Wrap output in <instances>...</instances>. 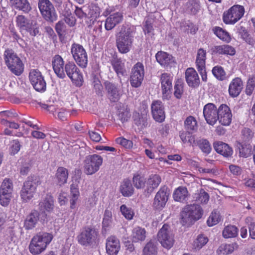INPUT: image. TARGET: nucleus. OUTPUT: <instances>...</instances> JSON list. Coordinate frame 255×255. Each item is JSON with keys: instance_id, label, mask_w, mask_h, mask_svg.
<instances>
[{"instance_id": "nucleus-1", "label": "nucleus", "mask_w": 255, "mask_h": 255, "mask_svg": "<svg viewBox=\"0 0 255 255\" xmlns=\"http://www.w3.org/2000/svg\"><path fill=\"white\" fill-rule=\"evenodd\" d=\"M64 62L59 55H55L52 60V66L55 73L60 78H64L66 74L76 86L80 87L83 83L82 73L76 65L72 62L66 63L64 68Z\"/></svg>"}, {"instance_id": "nucleus-2", "label": "nucleus", "mask_w": 255, "mask_h": 255, "mask_svg": "<svg viewBox=\"0 0 255 255\" xmlns=\"http://www.w3.org/2000/svg\"><path fill=\"white\" fill-rule=\"evenodd\" d=\"M53 239L51 234L43 232L34 236L30 242L29 250L33 255H38L43 253Z\"/></svg>"}, {"instance_id": "nucleus-3", "label": "nucleus", "mask_w": 255, "mask_h": 255, "mask_svg": "<svg viewBox=\"0 0 255 255\" xmlns=\"http://www.w3.org/2000/svg\"><path fill=\"white\" fill-rule=\"evenodd\" d=\"M133 35L130 28L123 25L116 35V44L118 50L121 53H127L131 48Z\"/></svg>"}, {"instance_id": "nucleus-4", "label": "nucleus", "mask_w": 255, "mask_h": 255, "mask_svg": "<svg viewBox=\"0 0 255 255\" xmlns=\"http://www.w3.org/2000/svg\"><path fill=\"white\" fill-rule=\"evenodd\" d=\"M4 59L6 66L13 74L19 76L22 73L24 65L13 50L6 49L4 53Z\"/></svg>"}, {"instance_id": "nucleus-5", "label": "nucleus", "mask_w": 255, "mask_h": 255, "mask_svg": "<svg viewBox=\"0 0 255 255\" xmlns=\"http://www.w3.org/2000/svg\"><path fill=\"white\" fill-rule=\"evenodd\" d=\"M202 214L203 210L199 205H188L181 212V222L183 225L191 224L200 219Z\"/></svg>"}, {"instance_id": "nucleus-6", "label": "nucleus", "mask_w": 255, "mask_h": 255, "mask_svg": "<svg viewBox=\"0 0 255 255\" xmlns=\"http://www.w3.org/2000/svg\"><path fill=\"white\" fill-rule=\"evenodd\" d=\"M245 12V8L243 5L235 4L224 12L223 21L226 24H234L243 17Z\"/></svg>"}, {"instance_id": "nucleus-7", "label": "nucleus", "mask_w": 255, "mask_h": 255, "mask_svg": "<svg viewBox=\"0 0 255 255\" xmlns=\"http://www.w3.org/2000/svg\"><path fill=\"white\" fill-rule=\"evenodd\" d=\"M103 162V157L98 154L89 155L84 161V172L87 175H92L97 172Z\"/></svg>"}, {"instance_id": "nucleus-8", "label": "nucleus", "mask_w": 255, "mask_h": 255, "mask_svg": "<svg viewBox=\"0 0 255 255\" xmlns=\"http://www.w3.org/2000/svg\"><path fill=\"white\" fill-rule=\"evenodd\" d=\"M157 240L161 246L169 250L174 243V237L170 226L167 224L163 225L157 234Z\"/></svg>"}, {"instance_id": "nucleus-9", "label": "nucleus", "mask_w": 255, "mask_h": 255, "mask_svg": "<svg viewBox=\"0 0 255 255\" xmlns=\"http://www.w3.org/2000/svg\"><path fill=\"white\" fill-rule=\"evenodd\" d=\"M38 8L46 21L53 22L57 20V14L55 8L49 0H39Z\"/></svg>"}, {"instance_id": "nucleus-10", "label": "nucleus", "mask_w": 255, "mask_h": 255, "mask_svg": "<svg viewBox=\"0 0 255 255\" xmlns=\"http://www.w3.org/2000/svg\"><path fill=\"white\" fill-rule=\"evenodd\" d=\"M71 53L77 64L81 68H86L88 63V56L85 49L79 44L71 45Z\"/></svg>"}, {"instance_id": "nucleus-11", "label": "nucleus", "mask_w": 255, "mask_h": 255, "mask_svg": "<svg viewBox=\"0 0 255 255\" xmlns=\"http://www.w3.org/2000/svg\"><path fill=\"white\" fill-rule=\"evenodd\" d=\"M29 79L36 91L44 92L46 90V82L41 72L38 70L31 69L29 73Z\"/></svg>"}, {"instance_id": "nucleus-12", "label": "nucleus", "mask_w": 255, "mask_h": 255, "mask_svg": "<svg viewBox=\"0 0 255 255\" xmlns=\"http://www.w3.org/2000/svg\"><path fill=\"white\" fill-rule=\"evenodd\" d=\"M16 22L21 31H27L32 36H35L39 32L36 23L30 21L23 15H18L16 18Z\"/></svg>"}, {"instance_id": "nucleus-13", "label": "nucleus", "mask_w": 255, "mask_h": 255, "mask_svg": "<svg viewBox=\"0 0 255 255\" xmlns=\"http://www.w3.org/2000/svg\"><path fill=\"white\" fill-rule=\"evenodd\" d=\"M107 12L109 16L106 19L105 27L106 30H110L122 21L123 15L120 11H116L113 6L107 8Z\"/></svg>"}, {"instance_id": "nucleus-14", "label": "nucleus", "mask_w": 255, "mask_h": 255, "mask_svg": "<svg viewBox=\"0 0 255 255\" xmlns=\"http://www.w3.org/2000/svg\"><path fill=\"white\" fill-rule=\"evenodd\" d=\"M144 76V69L142 63L137 62L131 69L130 83L133 87H138L142 83Z\"/></svg>"}, {"instance_id": "nucleus-15", "label": "nucleus", "mask_w": 255, "mask_h": 255, "mask_svg": "<svg viewBox=\"0 0 255 255\" xmlns=\"http://www.w3.org/2000/svg\"><path fill=\"white\" fill-rule=\"evenodd\" d=\"M98 234L95 229L85 228L78 236V242L83 246L90 245L96 242Z\"/></svg>"}, {"instance_id": "nucleus-16", "label": "nucleus", "mask_w": 255, "mask_h": 255, "mask_svg": "<svg viewBox=\"0 0 255 255\" xmlns=\"http://www.w3.org/2000/svg\"><path fill=\"white\" fill-rule=\"evenodd\" d=\"M173 77L170 74L163 73L160 77V83L163 100H168L171 96Z\"/></svg>"}, {"instance_id": "nucleus-17", "label": "nucleus", "mask_w": 255, "mask_h": 255, "mask_svg": "<svg viewBox=\"0 0 255 255\" xmlns=\"http://www.w3.org/2000/svg\"><path fill=\"white\" fill-rule=\"evenodd\" d=\"M219 108L213 103H208L203 108V115L207 123L212 126L218 121Z\"/></svg>"}, {"instance_id": "nucleus-18", "label": "nucleus", "mask_w": 255, "mask_h": 255, "mask_svg": "<svg viewBox=\"0 0 255 255\" xmlns=\"http://www.w3.org/2000/svg\"><path fill=\"white\" fill-rule=\"evenodd\" d=\"M36 191L35 183L30 180L26 181L20 191V197L22 202L26 203L34 197Z\"/></svg>"}, {"instance_id": "nucleus-19", "label": "nucleus", "mask_w": 255, "mask_h": 255, "mask_svg": "<svg viewBox=\"0 0 255 255\" xmlns=\"http://www.w3.org/2000/svg\"><path fill=\"white\" fill-rule=\"evenodd\" d=\"M169 193L165 187L161 188L156 193L153 203V207L157 210H162L168 200Z\"/></svg>"}, {"instance_id": "nucleus-20", "label": "nucleus", "mask_w": 255, "mask_h": 255, "mask_svg": "<svg viewBox=\"0 0 255 255\" xmlns=\"http://www.w3.org/2000/svg\"><path fill=\"white\" fill-rule=\"evenodd\" d=\"M218 120L223 126H229L232 120V114L229 107L222 104L219 107Z\"/></svg>"}, {"instance_id": "nucleus-21", "label": "nucleus", "mask_w": 255, "mask_h": 255, "mask_svg": "<svg viewBox=\"0 0 255 255\" xmlns=\"http://www.w3.org/2000/svg\"><path fill=\"white\" fill-rule=\"evenodd\" d=\"M151 113L153 119L158 122H162L165 119V113L162 102L160 101H154L151 104Z\"/></svg>"}, {"instance_id": "nucleus-22", "label": "nucleus", "mask_w": 255, "mask_h": 255, "mask_svg": "<svg viewBox=\"0 0 255 255\" xmlns=\"http://www.w3.org/2000/svg\"><path fill=\"white\" fill-rule=\"evenodd\" d=\"M106 252L108 255H117L121 249L120 242L115 236H111L106 241Z\"/></svg>"}, {"instance_id": "nucleus-23", "label": "nucleus", "mask_w": 255, "mask_h": 255, "mask_svg": "<svg viewBox=\"0 0 255 255\" xmlns=\"http://www.w3.org/2000/svg\"><path fill=\"white\" fill-rule=\"evenodd\" d=\"M243 82L240 78L233 79L229 86V93L232 97H236L241 92L243 88Z\"/></svg>"}, {"instance_id": "nucleus-24", "label": "nucleus", "mask_w": 255, "mask_h": 255, "mask_svg": "<svg viewBox=\"0 0 255 255\" xmlns=\"http://www.w3.org/2000/svg\"><path fill=\"white\" fill-rule=\"evenodd\" d=\"M105 87L110 100L112 102H118L122 94L117 86L114 84L107 82L105 83Z\"/></svg>"}, {"instance_id": "nucleus-25", "label": "nucleus", "mask_w": 255, "mask_h": 255, "mask_svg": "<svg viewBox=\"0 0 255 255\" xmlns=\"http://www.w3.org/2000/svg\"><path fill=\"white\" fill-rule=\"evenodd\" d=\"M39 219V214L36 210L32 211L26 218L24 221V227L26 230L34 228Z\"/></svg>"}, {"instance_id": "nucleus-26", "label": "nucleus", "mask_w": 255, "mask_h": 255, "mask_svg": "<svg viewBox=\"0 0 255 255\" xmlns=\"http://www.w3.org/2000/svg\"><path fill=\"white\" fill-rule=\"evenodd\" d=\"M186 80L190 87H196L199 83V79L197 73L192 68H188L185 72Z\"/></svg>"}, {"instance_id": "nucleus-27", "label": "nucleus", "mask_w": 255, "mask_h": 255, "mask_svg": "<svg viewBox=\"0 0 255 255\" xmlns=\"http://www.w3.org/2000/svg\"><path fill=\"white\" fill-rule=\"evenodd\" d=\"M146 232L144 228L136 226L132 230L130 239L133 243L142 242L146 238Z\"/></svg>"}, {"instance_id": "nucleus-28", "label": "nucleus", "mask_w": 255, "mask_h": 255, "mask_svg": "<svg viewBox=\"0 0 255 255\" xmlns=\"http://www.w3.org/2000/svg\"><path fill=\"white\" fill-rule=\"evenodd\" d=\"M215 150L219 153L225 157L232 155L233 150L229 145L222 141H217L214 143Z\"/></svg>"}, {"instance_id": "nucleus-29", "label": "nucleus", "mask_w": 255, "mask_h": 255, "mask_svg": "<svg viewBox=\"0 0 255 255\" xmlns=\"http://www.w3.org/2000/svg\"><path fill=\"white\" fill-rule=\"evenodd\" d=\"M189 195L187 189L185 187L179 186L174 190L173 198L176 201L183 203L188 200Z\"/></svg>"}, {"instance_id": "nucleus-30", "label": "nucleus", "mask_w": 255, "mask_h": 255, "mask_svg": "<svg viewBox=\"0 0 255 255\" xmlns=\"http://www.w3.org/2000/svg\"><path fill=\"white\" fill-rule=\"evenodd\" d=\"M54 207V199L53 197L50 195H47L43 200L39 203L40 209L44 213H51Z\"/></svg>"}, {"instance_id": "nucleus-31", "label": "nucleus", "mask_w": 255, "mask_h": 255, "mask_svg": "<svg viewBox=\"0 0 255 255\" xmlns=\"http://www.w3.org/2000/svg\"><path fill=\"white\" fill-rule=\"evenodd\" d=\"M9 1L13 8L24 13H28L31 9L27 0H9Z\"/></svg>"}, {"instance_id": "nucleus-32", "label": "nucleus", "mask_w": 255, "mask_h": 255, "mask_svg": "<svg viewBox=\"0 0 255 255\" xmlns=\"http://www.w3.org/2000/svg\"><path fill=\"white\" fill-rule=\"evenodd\" d=\"M161 181L160 176L158 174L150 175L146 180V190L147 193H151L157 188Z\"/></svg>"}, {"instance_id": "nucleus-33", "label": "nucleus", "mask_w": 255, "mask_h": 255, "mask_svg": "<svg viewBox=\"0 0 255 255\" xmlns=\"http://www.w3.org/2000/svg\"><path fill=\"white\" fill-rule=\"evenodd\" d=\"M113 216L112 211L106 209L104 214L102 221V233L106 234L112 228Z\"/></svg>"}, {"instance_id": "nucleus-34", "label": "nucleus", "mask_w": 255, "mask_h": 255, "mask_svg": "<svg viewBox=\"0 0 255 255\" xmlns=\"http://www.w3.org/2000/svg\"><path fill=\"white\" fill-rule=\"evenodd\" d=\"M157 61L162 66L166 67L174 62L172 56L163 51L158 52L155 55Z\"/></svg>"}, {"instance_id": "nucleus-35", "label": "nucleus", "mask_w": 255, "mask_h": 255, "mask_svg": "<svg viewBox=\"0 0 255 255\" xmlns=\"http://www.w3.org/2000/svg\"><path fill=\"white\" fill-rule=\"evenodd\" d=\"M69 173L68 170L63 167H59L55 174L56 181L58 185L62 186L67 183Z\"/></svg>"}, {"instance_id": "nucleus-36", "label": "nucleus", "mask_w": 255, "mask_h": 255, "mask_svg": "<svg viewBox=\"0 0 255 255\" xmlns=\"http://www.w3.org/2000/svg\"><path fill=\"white\" fill-rule=\"evenodd\" d=\"M80 197V192L77 183H72L70 186V208L73 209Z\"/></svg>"}, {"instance_id": "nucleus-37", "label": "nucleus", "mask_w": 255, "mask_h": 255, "mask_svg": "<svg viewBox=\"0 0 255 255\" xmlns=\"http://www.w3.org/2000/svg\"><path fill=\"white\" fill-rule=\"evenodd\" d=\"M239 247L237 243L222 244L218 249L217 253L218 255H228L232 254Z\"/></svg>"}, {"instance_id": "nucleus-38", "label": "nucleus", "mask_w": 255, "mask_h": 255, "mask_svg": "<svg viewBox=\"0 0 255 255\" xmlns=\"http://www.w3.org/2000/svg\"><path fill=\"white\" fill-rule=\"evenodd\" d=\"M119 190L122 195L125 197L131 196L134 192V188L128 179H125L121 183Z\"/></svg>"}, {"instance_id": "nucleus-39", "label": "nucleus", "mask_w": 255, "mask_h": 255, "mask_svg": "<svg viewBox=\"0 0 255 255\" xmlns=\"http://www.w3.org/2000/svg\"><path fill=\"white\" fill-rule=\"evenodd\" d=\"M208 238L204 235H199L192 244V249L194 252L200 250L208 242Z\"/></svg>"}, {"instance_id": "nucleus-40", "label": "nucleus", "mask_w": 255, "mask_h": 255, "mask_svg": "<svg viewBox=\"0 0 255 255\" xmlns=\"http://www.w3.org/2000/svg\"><path fill=\"white\" fill-rule=\"evenodd\" d=\"M112 66L117 75L120 77L126 74L125 63L121 59H114L112 62Z\"/></svg>"}, {"instance_id": "nucleus-41", "label": "nucleus", "mask_w": 255, "mask_h": 255, "mask_svg": "<svg viewBox=\"0 0 255 255\" xmlns=\"http://www.w3.org/2000/svg\"><path fill=\"white\" fill-rule=\"evenodd\" d=\"M206 55V51L203 48L198 50L195 62L197 68L205 67Z\"/></svg>"}, {"instance_id": "nucleus-42", "label": "nucleus", "mask_w": 255, "mask_h": 255, "mask_svg": "<svg viewBox=\"0 0 255 255\" xmlns=\"http://www.w3.org/2000/svg\"><path fill=\"white\" fill-rule=\"evenodd\" d=\"M215 49L216 52L219 54L233 56L236 53L235 49L233 46L227 44L217 46Z\"/></svg>"}, {"instance_id": "nucleus-43", "label": "nucleus", "mask_w": 255, "mask_h": 255, "mask_svg": "<svg viewBox=\"0 0 255 255\" xmlns=\"http://www.w3.org/2000/svg\"><path fill=\"white\" fill-rule=\"evenodd\" d=\"M238 234V228L233 225L225 227L222 231L223 237L225 239L235 238Z\"/></svg>"}, {"instance_id": "nucleus-44", "label": "nucleus", "mask_w": 255, "mask_h": 255, "mask_svg": "<svg viewBox=\"0 0 255 255\" xmlns=\"http://www.w3.org/2000/svg\"><path fill=\"white\" fill-rule=\"evenodd\" d=\"M185 6L186 12L192 14H196L200 8L199 2L197 0H189L186 3Z\"/></svg>"}, {"instance_id": "nucleus-45", "label": "nucleus", "mask_w": 255, "mask_h": 255, "mask_svg": "<svg viewBox=\"0 0 255 255\" xmlns=\"http://www.w3.org/2000/svg\"><path fill=\"white\" fill-rule=\"evenodd\" d=\"M237 146L239 149L240 156L248 157L251 155L252 146L250 143L246 142L239 143Z\"/></svg>"}, {"instance_id": "nucleus-46", "label": "nucleus", "mask_w": 255, "mask_h": 255, "mask_svg": "<svg viewBox=\"0 0 255 255\" xmlns=\"http://www.w3.org/2000/svg\"><path fill=\"white\" fill-rule=\"evenodd\" d=\"M215 34L220 39L227 42L231 41V38L228 32L220 27H215L213 29Z\"/></svg>"}, {"instance_id": "nucleus-47", "label": "nucleus", "mask_w": 255, "mask_h": 255, "mask_svg": "<svg viewBox=\"0 0 255 255\" xmlns=\"http://www.w3.org/2000/svg\"><path fill=\"white\" fill-rule=\"evenodd\" d=\"M13 183L12 181L8 178H5L0 187V193L12 194Z\"/></svg>"}, {"instance_id": "nucleus-48", "label": "nucleus", "mask_w": 255, "mask_h": 255, "mask_svg": "<svg viewBox=\"0 0 255 255\" xmlns=\"http://www.w3.org/2000/svg\"><path fill=\"white\" fill-rule=\"evenodd\" d=\"M185 128L188 132H192L197 129V123L195 118L189 116L186 119L185 122Z\"/></svg>"}, {"instance_id": "nucleus-49", "label": "nucleus", "mask_w": 255, "mask_h": 255, "mask_svg": "<svg viewBox=\"0 0 255 255\" xmlns=\"http://www.w3.org/2000/svg\"><path fill=\"white\" fill-rule=\"evenodd\" d=\"M221 220V217L219 212L214 210L212 212L208 218L207 223L209 227H212L219 223Z\"/></svg>"}, {"instance_id": "nucleus-50", "label": "nucleus", "mask_w": 255, "mask_h": 255, "mask_svg": "<svg viewBox=\"0 0 255 255\" xmlns=\"http://www.w3.org/2000/svg\"><path fill=\"white\" fill-rule=\"evenodd\" d=\"M212 72L213 75L219 80L223 81L226 79V72L221 66H215Z\"/></svg>"}, {"instance_id": "nucleus-51", "label": "nucleus", "mask_w": 255, "mask_h": 255, "mask_svg": "<svg viewBox=\"0 0 255 255\" xmlns=\"http://www.w3.org/2000/svg\"><path fill=\"white\" fill-rule=\"evenodd\" d=\"M132 182L134 186L137 189H141L145 187L146 184V179L141 175H136L133 177Z\"/></svg>"}, {"instance_id": "nucleus-52", "label": "nucleus", "mask_w": 255, "mask_h": 255, "mask_svg": "<svg viewBox=\"0 0 255 255\" xmlns=\"http://www.w3.org/2000/svg\"><path fill=\"white\" fill-rule=\"evenodd\" d=\"M120 211L124 217L128 220L132 219L134 215L133 210L126 205H122L120 207Z\"/></svg>"}, {"instance_id": "nucleus-53", "label": "nucleus", "mask_w": 255, "mask_h": 255, "mask_svg": "<svg viewBox=\"0 0 255 255\" xmlns=\"http://www.w3.org/2000/svg\"><path fill=\"white\" fill-rule=\"evenodd\" d=\"M156 253V248L151 242L147 243L143 249V254L144 255H155Z\"/></svg>"}, {"instance_id": "nucleus-54", "label": "nucleus", "mask_w": 255, "mask_h": 255, "mask_svg": "<svg viewBox=\"0 0 255 255\" xmlns=\"http://www.w3.org/2000/svg\"><path fill=\"white\" fill-rule=\"evenodd\" d=\"M116 142L121 145L126 149H129L133 147V142L131 140L127 139L123 137H120L116 139Z\"/></svg>"}, {"instance_id": "nucleus-55", "label": "nucleus", "mask_w": 255, "mask_h": 255, "mask_svg": "<svg viewBox=\"0 0 255 255\" xmlns=\"http://www.w3.org/2000/svg\"><path fill=\"white\" fill-rule=\"evenodd\" d=\"M195 198L197 201L206 204L209 201V196L204 190L201 189L198 194H196Z\"/></svg>"}, {"instance_id": "nucleus-56", "label": "nucleus", "mask_w": 255, "mask_h": 255, "mask_svg": "<svg viewBox=\"0 0 255 255\" xmlns=\"http://www.w3.org/2000/svg\"><path fill=\"white\" fill-rule=\"evenodd\" d=\"M198 145L201 150L207 154L210 152L211 146L209 142L206 139H201L199 141Z\"/></svg>"}, {"instance_id": "nucleus-57", "label": "nucleus", "mask_w": 255, "mask_h": 255, "mask_svg": "<svg viewBox=\"0 0 255 255\" xmlns=\"http://www.w3.org/2000/svg\"><path fill=\"white\" fill-rule=\"evenodd\" d=\"M12 197V194L0 193V204L4 207L8 206Z\"/></svg>"}, {"instance_id": "nucleus-58", "label": "nucleus", "mask_w": 255, "mask_h": 255, "mask_svg": "<svg viewBox=\"0 0 255 255\" xmlns=\"http://www.w3.org/2000/svg\"><path fill=\"white\" fill-rule=\"evenodd\" d=\"M53 114L54 116L57 115L58 119L63 121L66 120L68 115V113L66 110L63 109L59 110H56L55 109L54 112H53Z\"/></svg>"}, {"instance_id": "nucleus-59", "label": "nucleus", "mask_w": 255, "mask_h": 255, "mask_svg": "<svg viewBox=\"0 0 255 255\" xmlns=\"http://www.w3.org/2000/svg\"><path fill=\"white\" fill-rule=\"evenodd\" d=\"M174 90L175 96L178 99L180 98L183 91V87L181 81L176 82L174 86Z\"/></svg>"}, {"instance_id": "nucleus-60", "label": "nucleus", "mask_w": 255, "mask_h": 255, "mask_svg": "<svg viewBox=\"0 0 255 255\" xmlns=\"http://www.w3.org/2000/svg\"><path fill=\"white\" fill-rule=\"evenodd\" d=\"M241 36L249 45L254 46L255 44V38L249 34L245 29H244L243 33L242 34Z\"/></svg>"}, {"instance_id": "nucleus-61", "label": "nucleus", "mask_w": 255, "mask_h": 255, "mask_svg": "<svg viewBox=\"0 0 255 255\" xmlns=\"http://www.w3.org/2000/svg\"><path fill=\"white\" fill-rule=\"evenodd\" d=\"M66 25L63 20L59 21L55 25V30L59 35H62L66 31Z\"/></svg>"}, {"instance_id": "nucleus-62", "label": "nucleus", "mask_w": 255, "mask_h": 255, "mask_svg": "<svg viewBox=\"0 0 255 255\" xmlns=\"http://www.w3.org/2000/svg\"><path fill=\"white\" fill-rule=\"evenodd\" d=\"M17 116V115L16 113L9 111H2L0 113V117H1V120L2 119H7L8 120L9 119H12L16 118Z\"/></svg>"}, {"instance_id": "nucleus-63", "label": "nucleus", "mask_w": 255, "mask_h": 255, "mask_svg": "<svg viewBox=\"0 0 255 255\" xmlns=\"http://www.w3.org/2000/svg\"><path fill=\"white\" fill-rule=\"evenodd\" d=\"M242 138L243 140L246 141H249L251 140L253 136L252 131L248 128H244L242 130Z\"/></svg>"}, {"instance_id": "nucleus-64", "label": "nucleus", "mask_w": 255, "mask_h": 255, "mask_svg": "<svg viewBox=\"0 0 255 255\" xmlns=\"http://www.w3.org/2000/svg\"><path fill=\"white\" fill-rule=\"evenodd\" d=\"M0 123L2 125L7 126L11 128L17 129L19 128V125L18 124L15 122H10L7 119H2L0 120Z\"/></svg>"}]
</instances>
